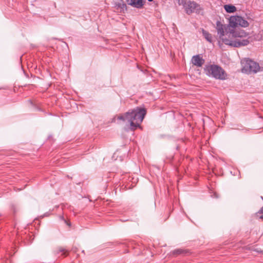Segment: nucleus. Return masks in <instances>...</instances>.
I'll return each instance as SVG.
<instances>
[{
  "mask_svg": "<svg viewBox=\"0 0 263 263\" xmlns=\"http://www.w3.org/2000/svg\"><path fill=\"white\" fill-rule=\"evenodd\" d=\"M224 26L220 21L216 22V29L220 39L226 45L234 47H240L248 45L250 43V37L245 39L249 34L243 30L240 29H231L230 30L229 37L230 39L224 37Z\"/></svg>",
  "mask_w": 263,
  "mask_h": 263,
  "instance_id": "1",
  "label": "nucleus"
},
{
  "mask_svg": "<svg viewBox=\"0 0 263 263\" xmlns=\"http://www.w3.org/2000/svg\"><path fill=\"white\" fill-rule=\"evenodd\" d=\"M146 114V110L144 108L137 107L119 116L118 119L124 121H126L130 124V129L135 130L137 127H140Z\"/></svg>",
  "mask_w": 263,
  "mask_h": 263,
  "instance_id": "2",
  "label": "nucleus"
},
{
  "mask_svg": "<svg viewBox=\"0 0 263 263\" xmlns=\"http://www.w3.org/2000/svg\"><path fill=\"white\" fill-rule=\"evenodd\" d=\"M204 71L208 76L218 80H223L227 77L224 69L217 65H206L204 68Z\"/></svg>",
  "mask_w": 263,
  "mask_h": 263,
  "instance_id": "3",
  "label": "nucleus"
},
{
  "mask_svg": "<svg viewBox=\"0 0 263 263\" xmlns=\"http://www.w3.org/2000/svg\"><path fill=\"white\" fill-rule=\"evenodd\" d=\"M178 4L182 5L184 9L185 12L188 15H190L193 13L197 14L203 15V8L195 1L187 0H178Z\"/></svg>",
  "mask_w": 263,
  "mask_h": 263,
  "instance_id": "4",
  "label": "nucleus"
},
{
  "mask_svg": "<svg viewBox=\"0 0 263 263\" xmlns=\"http://www.w3.org/2000/svg\"><path fill=\"white\" fill-rule=\"evenodd\" d=\"M243 64L242 70L246 73H256L260 69L259 64L250 59L246 60Z\"/></svg>",
  "mask_w": 263,
  "mask_h": 263,
  "instance_id": "5",
  "label": "nucleus"
},
{
  "mask_svg": "<svg viewBox=\"0 0 263 263\" xmlns=\"http://www.w3.org/2000/svg\"><path fill=\"white\" fill-rule=\"evenodd\" d=\"M229 24L232 28H235L238 26L242 27H247L249 25L248 21L240 16H231L229 20Z\"/></svg>",
  "mask_w": 263,
  "mask_h": 263,
  "instance_id": "6",
  "label": "nucleus"
},
{
  "mask_svg": "<svg viewBox=\"0 0 263 263\" xmlns=\"http://www.w3.org/2000/svg\"><path fill=\"white\" fill-rule=\"evenodd\" d=\"M192 64L196 67H200L204 63V60L200 54L193 56L191 60Z\"/></svg>",
  "mask_w": 263,
  "mask_h": 263,
  "instance_id": "7",
  "label": "nucleus"
},
{
  "mask_svg": "<svg viewBox=\"0 0 263 263\" xmlns=\"http://www.w3.org/2000/svg\"><path fill=\"white\" fill-rule=\"evenodd\" d=\"M115 7L117 9H119L120 12L124 13L127 11V7L123 0H119L115 3Z\"/></svg>",
  "mask_w": 263,
  "mask_h": 263,
  "instance_id": "8",
  "label": "nucleus"
},
{
  "mask_svg": "<svg viewBox=\"0 0 263 263\" xmlns=\"http://www.w3.org/2000/svg\"><path fill=\"white\" fill-rule=\"evenodd\" d=\"M128 5L137 8H140L143 5V0H126Z\"/></svg>",
  "mask_w": 263,
  "mask_h": 263,
  "instance_id": "9",
  "label": "nucleus"
},
{
  "mask_svg": "<svg viewBox=\"0 0 263 263\" xmlns=\"http://www.w3.org/2000/svg\"><path fill=\"white\" fill-rule=\"evenodd\" d=\"M54 252L55 254L57 255L59 254L60 253H62V255H63L64 256H66L68 254V251L62 247H58L55 249Z\"/></svg>",
  "mask_w": 263,
  "mask_h": 263,
  "instance_id": "10",
  "label": "nucleus"
},
{
  "mask_svg": "<svg viewBox=\"0 0 263 263\" xmlns=\"http://www.w3.org/2000/svg\"><path fill=\"white\" fill-rule=\"evenodd\" d=\"M224 8L228 13H233L236 11V8L231 5H226L224 6Z\"/></svg>",
  "mask_w": 263,
  "mask_h": 263,
  "instance_id": "11",
  "label": "nucleus"
},
{
  "mask_svg": "<svg viewBox=\"0 0 263 263\" xmlns=\"http://www.w3.org/2000/svg\"><path fill=\"white\" fill-rule=\"evenodd\" d=\"M186 251L181 249H177L172 252V254L174 256H177L180 254H184Z\"/></svg>",
  "mask_w": 263,
  "mask_h": 263,
  "instance_id": "12",
  "label": "nucleus"
},
{
  "mask_svg": "<svg viewBox=\"0 0 263 263\" xmlns=\"http://www.w3.org/2000/svg\"><path fill=\"white\" fill-rule=\"evenodd\" d=\"M202 34L204 36L205 39L209 42L211 43L212 41V37L210 33L208 32L203 30Z\"/></svg>",
  "mask_w": 263,
  "mask_h": 263,
  "instance_id": "13",
  "label": "nucleus"
},
{
  "mask_svg": "<svg viewBox=\"0 0 263 263\" xmlns=\"http://www.w3.org/2000/svg\"><path fill=\"white\" fill-rule=\"evenodd\" d=\"M263 214V206L260 209V210L255 214L254 217L255 218H257L259 215Z\"/></svg>",
  "mask_w": 263,
  "mask_h": 263,
  "instance_id": "14",
  "label": "nucleus"
},
{
  "mask_svg": "<svg viewBox=\"0 0 263 263\" xmlns=\"http://www.w3.org/2000/svg\"><path fill=\"white\" fill-rule=\"evenodd\" d=\"M257 219H261V220H263V215L262 214L259 215L258 216V218H256Z\"/></svg>",
  "mask_w": 263,
  "mask_h": 263,
  "instance_id": "15",
  "label": "nucleus"
},
{
  "mask_svg": "<svg viewBox=\"0 0 263 263\" xmlns=\"http://www.w3.org/2000/svg\"><path fill=\"white\" fill-rule=\"evenodd\" d=\"M149 2H151L153 0H148Z\"/></svg>",
  "mask_w": 263,
  "mask_h": 263,
  "instance_id": "16",
  "label": "nucleus"
},
{
  "mask_svg": "<svg viewBox=\"0 0 263 263\" xmlns=\"http://www.w3.org/2000/svg\"><path fill=\"white\" fill-rule=\"evenodd\" d=\"M261 199L263 200V197H261Z\"/></svg>",
  "mask_w": 263,
  "mask_h": 263,
  "instance_id": "17",
  "label": "nucleus"
}]
</instances>
